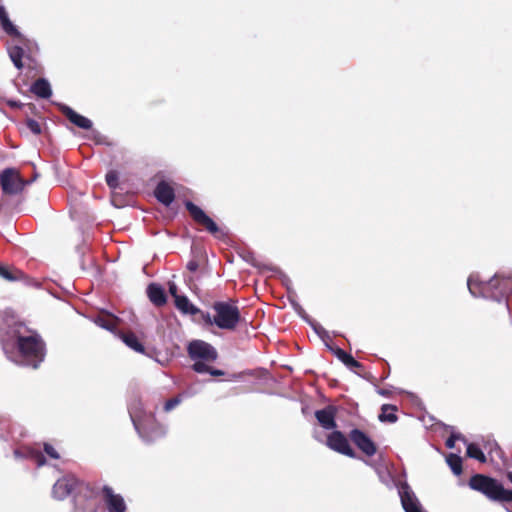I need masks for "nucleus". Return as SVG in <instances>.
<instances>
[{
	"label": "nucleus",
	"mask_w": 512,
	"mask_h": 512,
	"mask_svg": "<svg viewBox=\"0 0 512 512\" xmlns=\"http://www.w3.org/2000/svg\"><path fill=\"white\" fill-rule=\"evenodd\" d=\"M0 277L4 278L5 280H8V281H15V280L19 279V277H17L11 271H9V269L6 266L1 265V264H0Z\"/></svg>",
	"instance_id": "31"
},
{
	"label": "nucleus",
	"mask_w": 512,
	"mask_h": 512,
	"mask_svg": "<svg viewBox=\"0 0 512 512\" xmlns=\"http://www.w3.org/2000/svg\"><path fill=\"white\" fill-rule=\"evenodd\" d=\"M18 348L23 357V364L37 368L44 360L45 347L43 341L37 335L18 337Z\"/></svg>",
	"instance_id": "4"
},
{
	"label": "nucleus",
	"mask_w": 512,
	"mask_h": 512,
	"mask_svg": "<svg viewBox=\"0 0 512 512\" xmlns=\"http://www.w3.org/2000/svg\"><path fill=\"white\" fill-rule=\"evenodd\" d=\"M128 412L135 430L146 442H152L166 433V428L157 423L151 412H146L141 399L133 396L128 403Z\"/></svg>",
	"instance_id": "2"
},
{
	"label": "nucleus",
	"mask_w": 512,
	"mask_h": 512,
	"mask_svg": "<svg viewBox=\"0 0 512 512\" xmlns=\"http://www.w3.org/2000/svg\"><path fill=\"white\" fill-rule=\"evenodd\" d=\"M147 295L149 300L156 306H162L167 301L165 291L159 284H150L147 287Z\"/></svg>",
	"instance_id": "20"
},
{
	"label": "nucleus",
	"mask_w": 512,
	"mask_h": 512,
	"mask_svg": "<svg viewBox=\"0 0 512 512\" xmlns=\"http://www.w3.org/2000/svg\"><path fill=\"white\" fill-rule=\"evenodd\" d=\"M209 374L212 376H222L224 375V372L222 370L214 369L210 367Z\"/></svg>",
	"instance_id": "43"
},
{
	"label": "nucleus",
	"mask_w": 512,
	"mask_h": 512,
	"mask_svg": "<svg viewBox=\"0 0 512 512\" xmlns=\"http://www.w3.org/2000/svg\"><path fill=\"white\" fill-rule=\"evenodd\" d=\"M185 207L193 220L204 226L209 233L216 235L219 232L217 224L200 207L191 201L185 202Z\"/></svg>",
	"instance_id": "12"
},
{
	"label": "nucleus",
	"mask_w": 512,
	"mask_h": 512,
	"mask_svg": "<svg viewBox=\"0 0 512 512\" xmlns=\"http://www.w3.org/2000/svg\"><path fill=\"white\" fill-rule=\"evenodd\" d=\"M402 508L405 512H426L407 482H399L397 485Z\"/></svg>",
	"instance_id": "9"
},
{
	"label": "nucleus",
	"mask_w": 512,
	"mask_h": 512,
	"mask_svg": "<svg viewBox=\"0 0 512 512\" xmlns=\"http://www.w3.org/2000/svg\"><path fill=\"white\" fill-rule=\"evenodd\" d=\"M94 322L99 327L111 332L116 328V318L112 315H99L94 318Z\"/></svg>",
	"instance_id": "25"
},
{
	"label": "nucleus",
	"mask_w": 512,
	"mask_h": 512,
	"mask_svg": "<svg viewBox=\"0 0 512 512\" xmlns=\"http://www.w3.org/2000/svg\"><path fill=\"white\" fill-rule=\"evenodd\" d=\"M308 322H309V324L312 326L313 330H314V331H315V332H316L320 337H322V338H323V337L327 334V333H326V331H325V329H324L321 325H319V324H317V323H314V322H312V321H310V320H309Z\"/></svg>",
	"instance_id": "36"
},
{
	"label": "nucleus",
	"mask_w": 512,
	"mask_h": 512,
	"mask_svg": "<svg viewBox=\"0 0 512 512\" xmlns=\"http://www.w3.org/2000/svg\"><path fill=\"white\" fill-rule=\"evenodd\" d=\"M377 393L383 397H390L391 391L389 389L379 388Z\"/></svg>",
	"instance_id": "40"
},
{
	"label": "nucleus",
	"mask_w": 512,
	"mask_h": 512,
	"mask_svg": "<svg viewBox=\"0 0 512 512\" xmlns=\"http://www.w3.org/2000/svg\"><path fill=\"white\" fill-rule=\"evenodd\" d=\"M168 287L169 293L174 297V299H177V296H179L177 285L174 282H169Z\"/></svg>",
	"instance_id": "38"
},
{
	"label": "nucleus",
	"mask_w": 512,
	"mask_h": 512,
	"mask_svg": "<svg viewBox=\"0 0 512 512\" xmlns=\"http://www.w3.org/2000/svg\"><path fill=\"white\" fill-rule=\"evenodd\" d=\"M187 269L191 272H194L198 269V264L196 261H189L187 264Z\"/></svg>",
	"instance_id": "41"
},
{
	"label": "nucleus",
	"mask_w": 512,
	"mask_h": 512,
	"mask_svg": "<svg viewBox=\"0 0 512 512\" xmlns=\"http://www.w3.org/2000/svg\"><path fill=\"white\" fill-rule=\"evenodd\" d=\"M181 401H182L181 396H176V397H173V398L169 399L164 404V410L166 412H170L175 407H177L181 403Z\"/></svg>",
	"instance_id": "32"
},
{
	"label": "nucleus",
	"mask_w": 512,
	"mask_h": 512,
	"mask_svg": "<svg viewBox=\"0 0 512 512\" xmlns=\"http://www.w3.org/2000/svg\"><path fill=\"white\" fill-rule=\"evenodd\" d=\"M120 339L128 346L130 349L134 350L137 353H144L145 348L143 344L139 341L138 337L134 333H122L119 335Z\"/></svg>",
	"instance_id": "23"
},
{
	"label": "nucleus",
	"mask_w": 512,
	"mask_h": 512,
	"mask_svg": "<svg viewBox=\"0 0 512 512\" xmlns=\"http://www.w3.org/2000/svg\"><path fill=\"white\" fill-rule=\"evenodd\" d=\"M446 461L455 475L458 476L462 473V459L460 456L456 454H450Z\"/></svg>",
	"instance_id": "27"
},
{
	"label": "nucleus",
	"mask_w": 512,
	"mask_h": 512,
	"mask_svg": "<svg viewBox=\"0 0 512 512\" xmlns=\"http://www.w3.org/2000/svg\"><path fill=\"white\" fill-rule=\"evenodd\" d=\"M507 477H508L509 481L512 483V473L511 472L508 473Z\"/></svg>",
	"instance_id": "45"
},
{
	"label": "nucleus",
	"mask_w": 512,
	"mask_h": 512,
	"mask_svg": "<svg viewBox=\"0 0 512 512\" xmlns=\"http://www.w3.org/2000/svg\"><path fill=\"white\" fill-rule=\"evenodd\" d=\"M327 347L332 351V353L348 368L355 369V368H361L362 365L358 361H356L350 354L342 350L341 348H335L332 346H329L327 344Z\"/></svg>",
	"instance_id": "22"
},
{
	"label": "nucleus",
	"mask_w": 512,
	"mask_h": 512,
	"mask_svg": "<svg viewBox=\"0 0 512 512\" xmlns=\"http://www.w3.org/2000/svg\"><path fill=\"white\" fill-rule=\"evenodd\" d=\"M467 455L470 458L477 459L481 463L486 462L485 454L482 452V450L476 444L469 443L467 445Z\"/></svg>",
	"instance_id": "28"
},
{
	"label": "nucleus",
	"mask_w": 512,
	"mask_h": 512,
	"mask_svg": "<svg viewBox=\"0 0 512 512\" xmlns=\"http://www.w3.org/2000/svg\"><path fill=\"white\" fill-rule=\"evenodd\" d=\"M154 194L157 200L164 204L165 206H169L174 201L175 198L173 188L165 181H161L160 183H158L154 191Z\"/></svg>",
	"instance_id": "19"
},
{
	"label": "nucleus",
	"mask_w": 512,
	"mask_h": 512,
	"mask_svg": "<svg viewBox=\"0 0 512 512\" xmlns=\"http://www.w3.org/2000/svg\"><path fill=\"white\" fill-rule=\"evenodd\" d=\"M294 308H295V311L298 313V315H300L306 321H309L304 309L299 304L294 305Z\"/></svg>",
	"instance_id": "39"
},
{
	"label": "nucleus",
	"mask_w": 512,
	"mask_h": 512,
	"mask_svg": "<svg viewBox=\"0 0 512 512\" xmlns=\"http://www.w3.org/2000/svg\"><path fill=\"white\" fill-rule=\"evenodd\" d=\"M206 361L196 360L192 366L193 370L197 373H209L210 366H208Z\"/></svg>",
	"instance_id": "30"
},
{
	"label": "nucleus",
	"mask_w": 512,
	"mask_h": 512,
	"mask_svg": "<svg viewBox=\"0 0 512 512\" xmlns=\"http://www.w3.org/2000/svg\"><path fill=\"white\" fill-rule=\"evenodd\" d=\"M0 184L4 193L15 195L20 193L24 188V182L19 174L11 168L3 170L0 174Z\"/></svg>",
	"instance_id": "10"
},
{
	"label": "nucleus",
	"mask_w": 512,
	"mask_h": 512,
	"mask_svg": "<svg viewBox=\"0 0 512 512\" xmlns=\"http://www.w3.org/2000/svg\"><path fill=\"white\" fill-rule=\"evenodd\" d=\"M31 92L43 99H48L52 95L51 85L45 78L37 79L31 86Z\"/></svg>",
	"instance_id": "21"
},
{
	"label": "nucleus",
	"mask_w": 512,
	"mask_h": 512,
	"mask_svg": "<svg viewBox=\"0 0 512 512\" xmlns=\"http://www.w3.org/2000/svg\"><path fill=\"white\" fill-rule=\"evenodd\" d=\"M73 512H97L96 492L87 485H80L79 494L74 495Z\"/></svg>",
	"instance_id": "7"
},
{
	"label": "nucleus",
	"mask_w": 512,
	"mask_h": 512,
	"mask_svg": "<svg viewBox=\"0 0 512 512\" xmlns=\"http://www.w3.org/2000/svg\"><path fill=\"white\" fill-rule=\"evenodd\" d=\"M315 417L322 428L332 430L336 428L335 411L334 408L329 406L315 412Z\"/></svg>",
	"instance_id": "18"
},
{
	"label": "nucleus",
	"mask_w": 512,
	"mask_h": 512,
	"mask_svg": "<svg viewBox=\"0 0 512 512\" xmlns=\"http://www.w3.org/2000/svg\"><path fill=\"white\" fill-rule=\"evenodd\" d=\"M396 411V407L390 404H384L381 407V414L379 415V420L381 422H389L395 423L397 421V416L394 413Z\"/></svg>",
	"instance_id": "26"
},
{
	"label": "nucleus",
	"mask_w": 512,
	"mask_h": 512,
	"mask_svg": "<svg viewBox=\"0 0 512 512\" xmlns=\"http://www.w3.org/2000/svg\"><path fill=\"white\" fill-rule=\"evenodd\" d=\"M467 287L473 297L504 302L505 309L509 310L506 300L512 294V273L499 272L489 280H482L479 274L474 273L468 277Z\"/></svg>",
	"instance_id": "1"
},
{
	"label": "nucleus",
	"mask_w": 512,
	"mask_h": 512,
	"mask_svg": "<svg viewBox=\"0 0 512 512\" xmlns=\"http://www.w3.org/2000/svg\"><path fill=\"white\" fill-rule=\"evenodd\" d=\"M460 440L466 443L465 437L460 433L451 432L450 437L446 440V446L450 449L454 448L455 441Z\"/></svg>",
	"instance_id": "29"
},
{
	"label": "nucleus",
	"mask_w": 512,
	"mask_h": 512,
	"mask_svg": "<svg viewBox=\"0 0 512 512\" xmlns=\"http://www.w3.org/2000/svg\"><path fill=\"white\" fill-rule=\"evenodd\" d=\"M44 451L52 459H59L60 457L56 449L51 444L45 443Z\"/></svg>",
	"instance_id": "35"
},
{
	"label": "nucleus",
	"mask_w": 512,
	"mask_h": 512,
	"mask_svg": "<svg viewBox=\"0 0 512 512\" xmlns=\"http://www.w3.org/2000/svg\"><path fill=\"white\" fill-rule=\"evenodd\" d=\"M106 182L110 188H116L118 186V174L115 171H110L106 175Z\"/></svg>",
	"instance_id": "33"
},
{
	"label": "nucleus",
	"mask_w": 512,
	"mask_h": 512,
	"mask_svg": "<svg viewBox=\"0 0 512 512\" xmlns=\"http://www.w3.org/2000/svg\"><path fill=\"white\" fill-rule=\"evenodd\" d=\"M103 500L109 512H125L126 503L120 494L114 493L109 486L103 487Z\"/></svg>",
	"instance_id": "14"
},
{
	"label": "nucleus",
	"mask_w": 512,
	"mask_h": 512,
	"mask_svg": "<svg viewBox=\"0 0 512 512\" xmlns=\"http://www.w3.org/2000/svg\"><path fill=\"white\" fill-rule=\"evenodd\" d=\"M175 305L184 314L195 315L200 312V310L194 306L186 296H177V299H175Z\"/></svg>",
	"instance_id": "24"
},
{
	"label": "nucleus",
	"mask_w": 512,
	"mask_h": 512,
	"mask_svg": "<svg viewBox=\"0 0 512 512\" xmlns=\"http://www.w3.org/2000/svg\"><path fill=\"white\" fill-rule=\"evenodd\" d=\"M15 44L7 47L8 55L13 62L14 66L21 70L23 68L22 58L25 55L24 47L28 46L29 40L26 38L25 42H20L15 38Z\"/></svg>",
	"instance_id": "16"
},
{
	"label": "nucleus",
	"mask_w": 512,
	"mask_h": 512,
	"mask_svg": "<svg viewBox=\"0 0 512 512\" xmlns=\"http://www.w3.org/2000/svg\"><path fill=\"white\" fill-rule=\"evenodd\" d=\"M60 110L69 119V121L71 123H73L74 125H76L77 127L84 129V130H89L92 128L93 123L90 119L78 114L69 106L61 104Z\"/></svg>",
	"instance_id": "15"
},
{
	"label": "nucleus",
	"mask_w": 512,
	"mask_h": 512,
	"mask_svg": "<svg viewBox=\"0 0 512 512\" xmlns=\"http://www.w3.org/2000/svg\"><path fill=\"white\" fill-rule=\"evenodd\" d=\"M0 24L2 29L10 36L25 42L26 37L20 33L17 27L9 19L8 13L4 6H0Z\"/></svg>",
	"instance_id": "17"
},
{
	"label": "nucleus",
	"mask_w": 512,
	"mask_h": 512,
	"mask_svg": "<svg viewBox=\"0 0 512 512\" xmlns=\"http://www.w3.org/2000/svg\"><path fill=\"white\" fill-rule=\"evenodd\" d=\"M80 485H87L79 481L74 475H66L58 479L52 488V496L57 500H64L66 497L79 494Z\"/></svg>",
	"instance_id": "6"
},
{
	"label": "nucleus",
	"mask_w": 512,
	"mask_h": 512,
	"mask_svg": "<svg viewBox=\"0 0 512 512\" xmlns=\"http://www.w3.org/2000/svg\"><path fill=\"white\" fill-rule=\"evenodd\" d=\"M469 486L471 489L479 491L491 500L506 503L512 502V490H506L495 479L477 474L470 478Z\"/></svg>",
	"instance_id": "3"
},
{
	"label": "nucleus",
	"mask_w": 512,
	"mask_h": 512,
	"mask_svg": "<svg viewBox=\"0 0 512 512\" xmlns=\"http://www.w3.org/2000/svg\"><path fill=\"white\" fill-rule=\"evenodd\" d=\"M27 128L35 135H38L41 133V126L40 124L34 120V119H28L26 121Z\"/></svg>",
	"instance_id": "34"
},
{
	"label": "nucleus",
	"mask_w": 512,
	"mask_h": 512,
	"mask_svg": "<svg viewBox=\"0 0 512 512\" xmlns=\"http://www.w3.org/2000/svg\"><path fill=\"white\" fill-rule=\"evenodd\" d=\"M33 459L35 461V463L37 464L38 467L42 466L45 464V457L40 453V452H37L35 454H33Z\"/></svg>",
	"instance_id": "37"
},
{
	"label": "nucleus",
	"mask_w": 512,
	"mask_h": 512,
	"mask_svg": "<svg viewBox=\"0 0 512 512\" xmlns=\"http://www.w3.org/2000/svg\"><path fill=\"white\" fill-rule=\"evenodd\" d=\"M349 438L366 456L371 457L376 454L377 449L375 443L363 431L352 429L349 433Z\"/></svg>",
	"instance_id": "13"
},
{
	"label": "nucleus",
	"mask_w": 512,
	"mask_h": 512,
	"mask_svg": "<svg viewBox=\"0 0 512 512\" xmlns=\"http://www.w3.org/2000/svg\"><path fill=\"white\" fill-rule=\"evenodd\" d=\"M506 510H507L508 512H512L509 506H506Z\"/></svg>",
	"instance_id": "46"
},
{
	"label": "nucleus",
	"mask_w": 512,
	"mask_h": 512,
	"mask_svg": "<svg viewBox=\"0 0 512 512\" xmlns=\"http://www.w3.org/2000/svg\"><path fill=\"white\" fill-rule=\"evenodd\" d=\"M7 104L12 108H20L22 106V103H20L19 101H15V100H8Z\"/></svg>",
	"instance_id": "42"
},
{
	"label": "nucleus",
	"mask_w": 512,
	"mask_h": 512,
	"mask_svg": "<svg viewBox=\"0 0 512 512\" xmlns=\"http://www.w3.org/2000/svg\"><path fill=\"white\" fill-rule=\"evenodd\" d=\"M326 445L331 449L340 454L355 458L356 454L351 448L348 439L340 431H333L327 436Z\"/></svg>",
	"instance_id": "11"
},
{
	"label": "nucleus",
	"mask_w": 512,
	"mask_h": 512,
	"mask_svg": "<svg viewBox=\"0 0 512 512\" xmlns=\"http://www.w3.org/2000/svg\"><path fill=\"white\" fill-rule=\"evenodd\" d=\"M215 315L213 316L214 325L223 330H234L240 321L239 308L229 302H215L213 304Z\"/></svg>",
	"instance_id": "5"
},
{
	"label": "nucleus",
	"mask_w": 512,
	"mask_h": 512,
	"mask_svg": "<svg viewBox=\"0 0 512 512\" xmlns=\"http://www.w3.org/2000/svg\"><path fill=\"white\" fill-rule=\"evenodd\" d=\"M203 319L207 324L214 325L213 317L209 313L203 314Z\"/></svg>",
	"instance_id": "44"
},
{
	"label": "nucleus",
	"mask_w": 512,
	"mask_h": 512,
	"mask_svg": "<svg viewBox=\"0 0 512 512\" xmlns=\"http://www.w3.org/2000/svg\"><path fill=\"white\" fill-rule=\"evenodd\" d=\"M187 351L189 357L194 361L203 360L213 362L218 357L216 349L211 344L203 340L191 341L188 345Z\"/></svg>",
	"instance_id": "8"
}]
</instances>
